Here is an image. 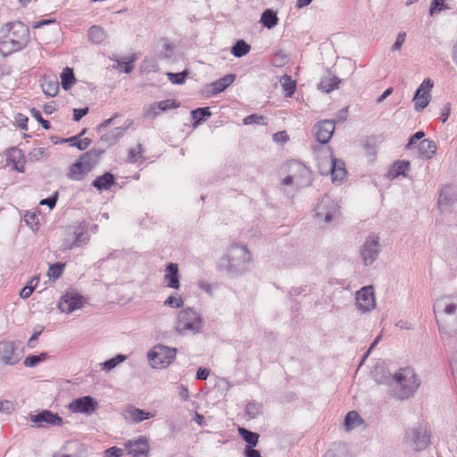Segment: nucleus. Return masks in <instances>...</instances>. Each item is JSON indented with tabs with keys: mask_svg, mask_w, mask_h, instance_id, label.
Wrapping results in <instances>:
<instances>
[{
	"mask_svg": "<svg viewBox=\"0 0 457 457\" xmlns=\"http://www.w3.org/2000/svg\"><path fill=\"white\" fill-rule=\"evenodd\" d=\"M281 173L287 175L281 179L280 189L289 199H293L299 190L311 186L312 182L311 170L298 161L285 162L281 167Z\"/></svg>",
	"mask_w": 457,
	"mask_h": 457,
	"instance_id": "obj_1",
	"label": "nucleus"
},
{
	"mask_svg": "<svg viewBox=\"0 0 457 457\" xmlns=\"http://www.w3.org/2000/svg\"><path fill=\"white\" fill-rule=\"evenodd\" d=\"M29 41V29L21 21L4 24L0 30V54L8 56L23 49Z\"/></svg>",
	"mask_w": 457,
	"mask_h": 457,
	"instance_id": "obj_2",
	"label": "nucleus"
},
{
	"mask_svg": "<svg viewBox=\"0 0 457 457\" xmlns=\"http://www.w3.org/2000/svg\"><path fill=\"white\" fill-rule=\"evenodd\" d=\"M252 261V254L247 246L235 243L229 245L220 258L219 268L236 277L247 271Z\"/></svg>",
	"mask_w": 457,
	"mask_h": 457,
	"instance_id": "obj_3",
	"label": "nucleus"
},
{
	"mask_svg": "<svg viewBox=\"0 0 457 457\" xmlns=\"http://www.w3.org/2000/svg\"><path fill=\"white\" fill-rule=\"evenodd\" d=\"M395 395L399 399H408L420 386V380L414 370L410 367L402 368L393 376Z\"/></svg>",
	"mask_w": 457,
	"mask_h": 457,
	"instance_id": "obj_4",
	"label": "nucleus"
},
{
	"mask_svg": "<svg viewBox=\"0 0 457 457\" xmlns=\"http://www.w3.org/2000/svg\"><path fill=\"white\" fill-rule=\"evenodd\" d=\"M90 240V235L87 231L86 222H79L68 226L63 234L62 248L63 250H71L87 245Z\"/></svg>",
	"mask_w": 457,
	"mask_h": 457,
	"instance_id": "obj_5",
	"label": "nucleus"
},
{
	"mask_svg": "<svg viewBox=\"0 0 457 457\" xmlns=\"http://www.w3.org/2000/svg\"><path fill=\"white\" fill-rule=\"evenodd\" d=\"M203 324L201 315L192 308H185L178 314L176 330L180 334L200 332Z\"/></svg>",
	"mask_w": 457,
	"mask_h": 457,
	"instance_id": "obj_6",
	"label": "nucleus"
},
{
	"mask_svg": "<svg viewBox=\"0 0 457 457\" xmlns=\"http://www.w3.org/2000/svg\"><path fill=\"white\" fill-rule=\"evenodd\" d=\"M405 443L414 451L425 450L430 444V436L425 425H416L405 432Z\"/></svg>",
	"mask_w": 457,
	"mask_h": 457,
	"instance_id": "obj_7",
	"label": "nucleus"
},
{
	"mask_svg": "<svg viewBox=\"0 0 457 457\" xmlns=\"http://www.w3.org/2000/svg\"><path fill=\"white\" fill-rule=\"evenodd\" d=\"M176 354V348L158 345L148 353V359L153 368L162 369L175 360Z\"/></svg>",
	"mask_w": 457,
	"mask_h": 457,
	"instance_id": "obj_8",
	"label": "nucleus"
},
{
	"mask_svg": "<svg viewBox=\"0 0 457 457\" xmlns=\"http://www.w3.org/2000/svg\"><path fill=\"white\" fill-rule=\"evenodd\" d=\"M315 217L323 220L325 223H330L339 217L337 203L329 195H325L315 207Z\"/></svg>",
	"mask_w": 457,
	"mask_h": 457,
	"instance_id": "obj_9",
	"label": "nucleus"
},
{
	"mask_svg": "<svg viewBox=\"0 0 457 457\" xmlns=\"http://www.w3.org/2000/svg\"><path fill=\"white\" fill-rule=\"evenodd\" d=\"M381 251L379 237L370 235L361 249V255L366 266L372 264Z\"/></svg>",
	"mask_w": 457,
	"mask_h": 457,
	"instance_id": "obj_10",
	"label": "nucleus"
},
{
	"mask_svg": "<svg viewBox=\"0 0 457 457\" xmlns=\"http://www.w3.org/2000/svg\"><path fill=\"white\" fill-rule=\"evenodd\" d=\"M98 407V402L89 395L74 399L68 405V408L71 412L86 415H91L97 410Z\"/></svg>",
	"mask_w": 457,
	"mask_h": 457,
	"instance_id": "obj_11",
	"label": "nucleus"
},
{
	"mask_svg": "<svg viewBox=\"0 0 457 457\" xmlns=\"http://www.w3.org/2000/svg\"><path fill=\"white\" fill-rule=\"evenodd\" d=\"M356 306L362 313H366L373 310L376 306L374 290L371 286L363 287L356 293Z\"/></svg>",
	"mask_w": 457,
	"mask_h": 457,
	"instance_id": "obj_12",
	"label": "nucleus"
},
{
	"mask_svg": "<svg viewBox=\"0 0 457 457\" xmlns=\"http://www.w3.org/2000/svg\"><path fill=\"white\" fill-rule=\"evenodd\" d=\"M84 297L75 291L66 292L60 299L58 307L62 312L71 313L84 304Z\"/></svg>",
	"mask_w": 457,
	"mask_h": 457,
	"instance_id": "obj_13",
	"label": "nucleus"
},
{
	"mask_svg": "<svg viewBox=\"0 0 457 457\" xmlns=\"http://www.w3.org/2000/svg\"><path fill=\"white\" fill-rule=\"evenodd\" d=\"M31 422L37 424L38 428L45 426L48 427H62L63 420L58 413H54L48 410H43L37 414L29 416Z\"/></svg>",
	"mask_w": 457,
	"mask_h": 457,
	"instance_id": "obj_14",
	"label": "nucleus"
},
{
	"mask_svg": "<svg viewBox=\"0 0 457 457\" xmlns=\"http://www.w3.org/2000/svg\"><path fill=\"white\" fill-rule=\"evenodd\" d=\"M432 87L433 81L430 79H424L419 86L413 97L414 108L416 111H422L428 105L430 100L429 92Z\"/></svg>",
	"mask_w": 457,
	"mask_h": 457,
	"instance_id": "obj_15",
	"label": "nucleus"
},
{
	"mask_svg": "<svg viewBox=\"0 0 457 457\" xmlns=\"http://www.w3.org/2000/svg\"><path fill=\"white\" fill-rule=\"evenodd\" d=\"M314 129L317 140L325 145L329 141L335 131V122L330 120H324L316 124Z\"/></svg>",
	"mask_w": 457,
	"mask_h": 457,
	"instance_id": "obj_16",
	"label": "nucleus"
},
{
	"mask_svg": "<svg viewBox=\"0 0 457 457\" xmlns=\"http://www.w3.org/2000/svg\"><path fill=\"white\" fill-rule=\"evenodd\" d=\"M125 448L128 453L132 457L145 456L149 452L147 441L143 437L137 440H128L125 443Z\"/></svg>",
	"mask_w": 457,
	"mask_h": 457,
	"instance_id": "obj_17",
	"label": "nucleus"
},
{
	"mask_svg": "<svg viewBox=\"0 0 457 457\" xmlns=\"http://www.w3.org/2000/svg\"><path fill=\"white\" fill-rule=\"evenodd\" d=\"M104 150L93 148L81 154L79 160L81 161L87 170L92 171L94 168L99 163L100 156L104 154Z\"/></svg>",
	"mask_w": 457,
	"mask_h": 457,
	"instance_id": "obj_18",
	"label": "nucleus"
},
{
	"mask_svg": "<svg viewBox=\"0 0 457 457\" xmlns=\"http://www.w3.org/2000/svg\"><path fill=\"white\" fill-rule=\"evenodd\" d=\"M7 162L13 165V169L19 172L23 173L25 171V158L21 150L12 147L8 150L6 154Z\"/></svg>",
	"mask_w": 457,
	"mask_h": 457,
	"instance_id": "obj_19",
	"label": "nucleus"
},
{
	"mask_svg": "<svg viewBox=\"0 0 457 457\" xmlns=\"http://www.w3.org/2000/svg\"><path fill=\"white\" fill-rule=\"evenodd\" d=\"M166 273L164 279L167 281V287L173 289H179L180 287L179 279V267L178 264L170 262L166 266Z\"/></svg>",
	"mask_w": 457,
	"mask_h": 457,
	"instance_id": "obj_20",
	"label": "nucleus"
},
{
	"mask_svg": "<svg viewBox=\"0 0 457 457\" xmlns=\"http://www.w3.org/2000/svg\"><path fill=\"white\" fill-rule=\"evenodd\" d=\"M90 170H87L86 166L79 159L72 163L67 172V177L71 180L79 181L88 174Z\"/></svg>",
	"mask_w": 457,
	"mask_h": 457,
	"instance_id": "obj_21",
	"label": "nucleus"
},
{
	"mask_svg": "<svg viewBox=\"0 0 457 457\" xmlns=\"http://www.w3.org/2000/svg\"><path fill=\"white\" fill-rule=\"evenodd\" d=\"M43 92L48 96H55L59 92V81L55 76H44L41 81Z\"/></svg>",
	"mask_w": 457,
	"mask_h": 457,
	"instance_id": "obj_22",
	"label": "nucleus"
},
{
	"mask_svg": "<svg viewBox=\"0 0 457 457\" xmlns=\"http://www.w3.org/2000/svg\"><path fill=\"white\" fill-rule=\"evenodd\" d=\"M330 172L333 182H342L346 175L345 162L342 160L332 158Z\"/></svg>",
	"mask_w": 457,
	"mask_h": 457,
	"instance_id": "obj_23",
	"label": "nucleus"
},
{
	"mask_svg": "<svg viewBox=\"0 0 457 457\" xmlns=\"http://www.w3.org/2000/svg\"><path fill=\"white\" fill-rule=\"evenodd\" d=\"M436 149V142L428 138L421 140L418 145L420 155L427 160L431 159L435 155Z\"/></svg>",
	"mask_w": 457,
	"mask_h": 457,
	"instance_id": "obj_24",
	"label": "nucleus"
},
{
	"mask_svg": "<svg viewBox=\"0 0 457 457\" xmlns=\"http://www.w3.org/2000/svg\"><path fill=\"white\" fill-rule=\"evenodd\" d=\"M340 83L341 79L339 78L328 72L327 76H324L321 79L318 85V88L322 92L329 93L337 88Z\"/></svg>",
	"mask_w": 457,
	"mask_h": 457,
	"instance_id": "obj_25",
	"label": "nucleus"
},
{
	"mask_svg": "<svg viewBox=\"0 0 457 457\" xmlns=\"http://www.w3.org/2000/svg\"><path fill=\"white\" fill-rule=\"evenodd\" d=\"M235 79H236V75L228 74V75L215 80L214 82H212L210 85V87H212L211 94L217 95L219 93L223 92L235 81Z\"/></svg>",
	"mask_w": 457,
	"mask_h": 457,
	"instance_id": "obj_26",
	"label": "nucleus"
},
{
	"mask_svg": "<svg viewBox=\"0 0 457 457\" xmlns=\"http://www.w3.org/2000/svg\"><path fill=\"white\" fill-rule=\"evenodd\" d=\"M128 128L129 126L114 128L102 135L100 140L101 142L106 144L108 146L113 145L123 136Z\"/></svg>",
	"mask_w": 457,
	"mask_h": 457,
	"instance_id": "obj_27",
	"label": "nucleus"
},
{
	"mask_svg": "<svg viewBox=\"0 0 457 457\" xmlns=\"http://www.w3.org/2000/svg\"><path fill=\"white\" fill-rule=\"evenodd\" d=\"M153 417V414L144 410L130 406L125 411V418L132 422L139 423Z\"/></svg>",
	"mask_w": 457,
	"mask_h": 457,
	"instance_id": "obj_28",
	"label": "nucleus"
},
{
	"mask_svg": "<svg viewBox=\"0 0 457 457\" xmlns=\"http://www.w3.org/2000/svg\"><path fill=\"white\" fill-rule=\"evenodd\" d=\"M411 163L408 161H397L390 168L387 177L389 179H395L399 176L406 177V172L410 170Z\"/></svg>",
	"mask_w": 457,
	"mask_h": 457,
	"instance_id": "obj_29",
	"label": "nucleus"
},
{
	"mask_svg": "<svg viewBox=\"0 0 457 457\" xmlns=\"http://www.w3.org/2000/svg\"><path fill=\"white\" fill-rule=\"evenodd\" d=\"M114 176L110 172H105L104 175L97 177L93 182L92 186L99 191L110 189L114 184Z\"/></svg>",
	"mask_w": 457,
	"mask_h": 457,
	"instance_id": "obj_30",
	"label": "nucleus"
},
{
	"mask_svg": "<svg viewBox=\"0 0 457 457\" xmlns=\"http://www.w3.org/2000/svg\"><path fill=\"white\" fill-rule=\"evenodd\" d=\"M14 350L15 347L12 342H6L3 344L1 359L4 364L13 365L19 361L17 357L13 356Z\"/></svg>",
	"mask_w": 457,
	"mask_h": 457,
	"instance_id": "obj_31",
	"label": "nucleus"
},
{
	"mask_svg": "<svg viewBox=\"0 0 457 457\" xmlns=\"http://www.w3.org/2000/svg\"><path fill=\"white\" fill-rule=\"evenodd\" d=\"M88 39L96 45L104 43L107 39V34L100 26L94 25L87 31Z\"/></svg>",
	"mask_w": 457,
	"mask_h": 457,
	"instance_id": "obj_32",
	"label": "nucleus"
},
{
	"mask_svg": "<svg viewBox=\"0 0 457 457\" xmlns=\"http://www.w3.org/2000/svg\"><path fill=\"white\" fill-rule=\"evenodd\" d=\"M238 434L246 442V446L253 448L257 445L260 437L258 433L250 431L245 428H238Z\"/></svg>",
	"mask_w": 457,
	"mask_h": 457,
	"instance_id": "obj_33",
	"label": "nucleus"
},
{
	"mask_svg": "<svg viewBox=\"0 0 457 457\" xmlns=\"http://www.w3.org/2000/svg\"><path fill=\"white\" fill-rule=\"evenodd\" d=\"M324 457H349L347 447L343 443H336L327 451Z\"/></svg>",
	"mask_w": 457,
	"mask_h": 457,
	"instance_id": "obj_34",
	"label": "nucleus"
},
{
	"mask_svg": "<svg viewBox=\"0 0 457 457\" xmlns=\"http://www.w3.org/2000/svg\"><path fill=\"white\" fill-rule=\"evenodd\" d=\"M261 22L267 29H272L278 24V18L275 12L270 9H267L262 14Z\"/></svg>",
	"mask_w": 457,
	"mask_h": 457,
	"instance_id": "obj_35",
	"label": "nucleus"
},
{
	"mask_svg": "<svg viewBox=\"0 0 457 457\" xmlns=\"http://www.w3.org/2000/svg\"><path fill=\"white\" fill-rule=\"evenodd\" d=\"M251 50V46L247 44L245 40L239 39L237 40L231 48V54L237 57L240 58L246 55Z\"/></svg>",
	"mask_w": 457,
	"mask_h": 457,
	"instance_id": "obj_36",
	"label": "nucleus"
},
{
	"mask_svg": "<svg viewBox=\"0 0 457 457\" xmlns=\"http://www.w3.org/2000/svg\"><path fill=\"white\" fill-rule=\"evenodd\" d=\"M361 421H362V420L357 411H349L346 414V416L345 418V421H344L345 430L350 431V430L353 429L358 425H360L361 423Z\"/></svg>",
	"mask_w": 457,
	"mask_h": 457,
	"instance_id": "obj_37",
	"label": "nucleus"
},
{
	"mask_svg": "<svg viewBox=\"0 0 457 457\" xmlns=\"http://www.w3.org/2000/svg\"><path fill=\"white\" fill-rule=\"evenodd\" d=\"M61 79L62 88L70 89L76 81L73 70L69 67L64 68L61 73Z\"/></svg>",
	"mask_w": 457,
	"mask_h": 457,
	"instance_id": "obj_38",
	"label": "nucleus"
},
{
	"mask_svg": "<svg viewBox=\"0 0 457 457\" xmlns=\"http://www.w3.org/2000/svg\"><path fill=\"white\" fill-rule=\"evenodd\" d=\"M211 115L212 112H210L209 107H203L193 110L191 112V116L194 120V126H197L200 122L211 117Z\"/></svg>",
	"mask_w": 457,
	"mask_h": 457,
	"instance_id": "obj_39",
	"label": "nucleus"
},
{
	"mask_svg": "<svg viewBox=\"0 0 457 457\" xmlns=\"http://www.w3.org/2000/svg\"><path fill=\"white\" fill-rule=\"evenodd\" d=\"M262 403L253 401L246 404L245 411L250 419H255L262 413Z\"/></svg>",
	"mask_w": 457,
	"mask_h": 457,
	"instance_id": "obj_40",
	"label": "nucleus"
},
{
	"mask_svg": "<svg viewBox=\"0 0 457 457\" xmlns=\"http://www.w3.org/2000/svg\"><path fill=\"white\" fill-rule=\"evenodd\" d=\"M126 355L121 353L117 354L115 357L111 358L101 363L103 370L110 371L114 369L118 364L123 362L126 360Z\"/></svg>",
	"mask_w": 457,
	"mask_h": 457,
	"instance_id": "obj_41",
	"label": "nucleus"
},
{
	"mask_svg": "<svg viewBox=\"0 0 457 457\" xmlns=\"http://www.w3.org/2000/svg\"><path fill=\"white\" fill-rule=\"evenodd\" d=\"M280 82L283 89L286 91V96H291L295 91V82L288 75H284Z\"/></svg>",
	"mask_w": 457,
	"mask_h": 457,
	"instance_id": "obj_42",
	"label": "nucleus"
},
{
	"mask_svg": "<svg viewBox=\"0 0 457 457\" xmlns=\"http://www.w3.org/2000/svg\"><path fill=\"white\" fill-rule=\"evenodd\" d=\"M64 268L65 264L62 262H56L54 264H52L48 269L47 275L50 278H53L54 280L58 279L62 275Z\"/></svg>",
	"mask_w": 457,
	"mask_h": 457,
	"instance_id": "obj_43",
	"label": "nucleus"
},
{
	"mask_svg": "<svg viewBox=\"0 0 457 457\" xmlns=\"http://www.w3.org/2000/svg\"><path fill=\"white\" fill-rule=\"evenodd\" d=\"M46 357H47L46 353H42L39 355L30 354L25 358L23 364L26 367L32 368V367L37 366L41 361H45L46 359Z\"/></svg>",
	"mask_w": 457,
	"mask_h": 457,
	"instance_id": "obj_44",
	"label": "nucleus"
},
{
	"mask_svg": "<svg viewBox=\"0 0 457 457\" xmlns=\"http://www.w3.org/2000/svg\"><path fill=\"white\" fill-rule=\"evenodd\" d=\"M452 188L449 186H445L442 188L439 198H438V204L441 209H444L446 205L450 204V194H451Z\"/></svg>",
	"mask_w": 457,
	"mask_h": 457,
	"instance_id": "obj_45",
	"label": "nucleus"
},
{
	"mask_svg": "<svg viewBox=\"0 0 457 457\" xmlns=\"http://www.w3.org/2000/svg\"><path fill=\"white\" fill-rule=\"evenodd\" d=\"M187 74H188L187 71L185 70V71H183L181 72H178V73L169 72V73H167V76H168L169 80L172 84L181 85L185 82Z\"/></svg>",
	"mask_w": 457,
	"mask_h": 457,
	"instance_id": "obj_46",
	"label": "nucleus"
},
{
	"mask_svg": "<svg viewBox=\"0 0 457 457\" xmlns=\"http://www.w3.org/2000/svg\"><path fill=\"white\" fill-rule=\"evenodd\" d=\"M136 57L134 55L129 58H124L123 60H117L118 66L123 69L125 73H130L134 69V62Z\"/></svg>",
	"mask_w": 457,
	"mask_h": 457,
	"instance_id": "obj_47",
	"label": "nucleus"
},
{
	"mask_svg": "<svg viewBox=\"0 0 457 457\" xmlns=\"http://www.w3.org/2000/svg\"><path fill=\"white\" fill-rule=\"evenodd\" d=\"M157 104L159 111L166 112L170 109H176L179 106V104L174 99H166L160 101Z\"/></svg>",
	"mask_w": 457,
	"mask_h": 457,
	"instance_id": "obj_48",
	"label": "nucleus"
},
{
	"mask_svg": "<svg viewBox=\"0 0 457 457\" xmlns=\"http://www.w3.org/2000/svg\"><path fill=\"white\" fill-rule=\"evenodd\" d=\"M382 375L379 376L378 370H376L373 373V378L378 384H392L393 383V376H391L387 371L382 370Z\"/></svg>",
	"mask_w": 457,
	"mask_h": 457,
	"instance_id": "obj_49",
	"label": "nucleus"
},
{
	"mask_svg": "<svg viewBox=\"0 0 457 457\" xmlns=\"http://www.w3.org/2000/svg\"><path fill=\"white\" fill-rule=\"evenodd\" d=\"M164 305L170 308H180L183 306V300L179 295H170L165 301Z\"/></svg>",
	"mask_w": 457,
	"mask_h": 457,
	"instance_id": "obj_50",
	"label": "nucleus"
},
{
	"mask_svg": "<svg viewBox=\"0 0 457 457\" xmlns=\"http://www.w3.org/2000/svg\"><path fill=\"white\" fill-rule=\"evenodd\" d=\"M264 116L258 114H251L244 118L243 122L245 125H252V124H264Z\"/></svg>",
	"mask_w": 457,
	"mask_h": 457,
	"instance_id": "obj_51",
	"label": "nucleus"
},
{
	"mask_svg": "<svg viewBox=\"0 0 457 457\" xmlns=\"http://www.w3.org/2000/svg\"><path fill=\"white\" fill-rule=\"evenodd\" d=\"M30 114L31 116L36 119L41 125L42 127L45 129H50L51 128V124L48 120L43 119L42 115H41V112L39 110L36 109V108H32L30 110Z\"/></svg>",
	"mask_w": 457,
	"mask_h": 457,
	"instance_id": "obj_52",
	"label": "nucleus"
},
{
	"mask_svg": "<svg viewBox=\"0 0 457 457\" xmlns=\"http://www.w3.org/2000/svg\"><path fill=\"white\" fill-rule=\"evenodd\" d=\"M47 155L48 154L46 148H35L29 154L31 161H39L44 157H47Z\"/></svg>",
	"mask_w": 457,
	"mask_h": 457,
	"instance_id": "obj_53",
	"label": "nucleus"
},
{
	"mask_svg": "<svg viewBox=\"0 0 457 457\" xmlns=\"http://www.w3.org/2000/svg\"><path fill=\"white\" fill-rule=\"evenodd\" d=\"M24 220L32 230H37L38 216L36 213H27L24 217Z\"/></svg>",
	"mask_w": 457,
	"mask_h": 457,
	"instance_id": "obj_54",
	"label": "nucleus"
},
{
	"mask_svg": "<svg viewBox=\"0 0 457 457\" xmlns=\"http://www.w3.org/2000/svg\"><path fill=\"white\" fill-rule=\"evenodd\" d=\"M15 410L14 403L8 400H0V412L11 414Z\"/></svg>",
	"mask_w": 457,
	"mask_h": 457,
	"instance_id": "obj_55",
	"label": "nucleus"
},
{
	"mask_svg": "<svg viewBox=\"0 0 457 457\" xmlns=\"http://www.w3.org/2000/svg\"><path fill=\"white\" fill-rule=\"evenodd\" d=\"M57 200H58V192H54V194L52 195L51 196L42 199L39 202V204L40 205H47L49 207V209H53L56 205Z\"/></svg>",
	"mask_w": 457,
	"mask_h": 457,
	"instance_id": "obj_56",
	"label": "nucleus"
},
{
	"mask_svg": "<svg viewBox=\"0 0 457 457\" xmlns=\"http://www.w3.org/2000/svg\"><path fill=\"white\" fill-rule=\"evenodd\" d=\"M137 149H130L129 151L128 161L129 162H135L138 157H142L143 146L141 144L137 145Z\"/></svg>",
	"mask_w": 457,
	"mask_h": 457,
	"instance_id": "obj_57",
	"label": "nucleus"
},
{
	"mask_svg": "<svg viewBox=\"0 0 457 457\" xmlns=\"http://www.w3.org/2000/svg\"><path fill=\"white\" fill-rule=\"evenodd\" d=\"M405 39H406V33L400 32L397 35L395 42L394 43V45L391 47V51H393V52L399 51L402 48L403 43L405 42Z\"/></svg>",
	"mask_w": 457,
	"mask_h": 457,
	"instance_id": "obj_58",
	"label": "nucleus"
},
{
	"mask_svg": "<svg viewBox=\"0 0 457 457\" xmlns=\"http://www.w3.org/2000/svg\"><path fill=\"white\" fill-rule=\"evenodd\" d=\"M159 114V109L156 103L150 104L144 110V115L149 118H154Z\"/></svg>",
	"mask_w": 457,
	"mask_h": 457,
	"instance_id": "obj_59",
	"label": "nucleus"
},
{
	"mask_svg": "<svg viewBox=\"0 0 457 457\" xmlns=\"http://www.w3.org/2000/svg\"><path fill=\"white\" fill-rule=\"evenodd\" d=\"M425 137V133L423 131H418L416 132L414 135H412L410 139H409V142L408 144L406 145V149L410 150L413 147V145L419 141L420 140L421 138H423Z\"/></svg>",
	"mask_w": 457,
	"mask_h": 457,
	"instance_id": "obj_60",
	"label": "nucleus"
},
{
	"mask_svg": "<svg viewBox=\"0 0 457 457\" xmlns=\"http://www.w3.org/2000/svg\"><path fill=\"white\" fill-rule=\"evenodd\" d=\"M123 454V450L116 446H112L104 451V457H120Z\"/></svg>",
	"mask_w": 457,
	"mask_h": 457,
	"instance_id": "obj_61",
	"label": "nucleus"
},
{
	"mask_svg": "<svg viewBox=\"0 0 457 457\" xmlns=\"http://www.w3.org/2000/svg\"><path fill=\"white\" fill-rule=\"evenodd\" d=\"M444 2L445 0H433L429 8L430 15H433L435 11L444 10L445 8Z\"/></svg>",
	"mask_w": 457,
	"mask_h": 457,
	"instance_id": "obj_62",
	"label": "nucleus"
},
{
	"mask_svg": "<svg viewBox=\"0 0 457 457\" xmlns=\"http://www.w3.org/2000/svg\"><path fill=\"white\" fill-rule=\"evenodd\" d=\"M88 107L80 108V109H73V120L79 121L85 115L88 113Z\"/></svg>",
	"mask_w": 457,
	"mask_h": 457,
	"instance_id": "obj_63",
	"label": "nucleus"
},
{
	"mask_svg": "<svg viewBox=\"0 0 457 457\" xmlns=\"http://www.w3.org/2000/svg\"><path fill=\"white\" fill-rule=\"evenodd\" d=\"M245 457H262L261 453L250 446H245L244 451Z\"/></svg>",
	"mask_w": 457,
	"mask_h": 457,
	"instance_id": "obj_64",
	"label": "nucleus"
}]
</instances>
